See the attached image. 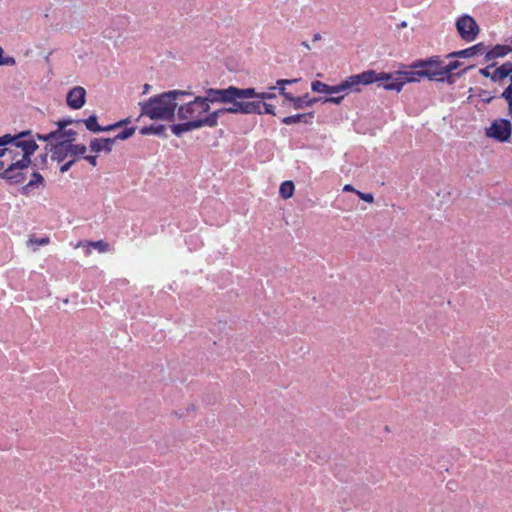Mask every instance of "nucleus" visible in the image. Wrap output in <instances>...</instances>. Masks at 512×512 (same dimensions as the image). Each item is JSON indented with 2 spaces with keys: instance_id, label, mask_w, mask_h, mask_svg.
<instances>
[{
  "instance_id": "obj_12",
  "label": "nucleus",
  "mask_w": 512,
  "mask_h": 512,
  "mask_svg": "<svg viewBox=\"0 0 512 512\" xmlns=\"http://www.w3.org/2000/svg\"><path fill=\"white\" fill-rule=\"evenodd\" d=\"M227 113L233 114L232 110H230V106L222 107L214 111H209L206 113V116L203 118V120H200V123L202 127H216L218 125V119Z\"/></svg>"
},
{
  "instance_id": "obj_56",
  "label": "nucleus",
  "mask_w": 512,
  "mask_h": 512,
  "mask_svg": "<svg viewBox=\"0 0 512 512\" xmlns=\"http://www.w3.org/2000/svg\"><path fill=\"white\" fill-rule=\"evenodd\" d=\"M2 166H3V163H2V162H0V169L2 168Z\"/></svg>"
},
{
  "instance_id": "obj_18",
  "label": "nucleus",
  "mask_w": 512,
  "mask_h": 512,
  "mask_svg": "<svg viewBox=\"0 0 512 512\" xmlns=\"http://www.w3.org/2000/svg\"><path fill=\"white\" fill-rule=\"evenodd\" d=\"M510 52H512V47L507 45H496L494 48L486 52L485 60L490 61L499 57H504Z\"/></svg>"
},
{
  "instance_id": "obj_54",
  "label": "nucleus",
  "mask_w": 512,
  "mask_h": 512,
  "mask_svg": "<svg viewBox=\"0 0 512 512\" xmlns=\"http://www.w3.org/2000/svg\"><path fill=\"white\" fill-rule=\"evenodd\" d=\"M508 63V70H509V78L512 76V62H507Z\"/></svg>"
},
{
  "instance_id": "obj_22",
  "label": "nucleus",
  "mask_w": 512,
  "mask_h": 512,
  "mask_svg": "<svg viewBox=\"0 0 512 512\" xmlns=\"http://www.w3.org/2000/svg\"><path fill=\"white\" fill-rule=\"evenodd\" d=\"M97 116L95 114L89 116L87 119L80 120L82 123L85 124L87 130L98 133L102 132V126H100L97 122Z\"/></svg>"
},
{
  "instance_id": "obj_25",
  "label": "nucleus",
  "mask_w": 512,
  "mask_h": 512,
  "mask_svg": "<svg viewBox=\"0 0 512 512\" xmlns=\"http://www.w3.org/2000/svg\"><path fill=\"white\" fill-rule=\"evenodd\" d=\"M166 130V126L165 125H151V126H145V127H142L140 129V133L142 135H150V134H155V135H164V132Z\"/></svg>"
},
{
  "instance_id": "obj_42",
  "label": "nucleus",
  "mask_w": 512,
  "mask_h": 512,
  "mask_svg": "<svg viewBox=\"0 0 512 512\" xmlns=\"http://www.w3.org/2000/svg\"><path fill=\"white\" fill-rule=\"evenodd\" d=\"M298 81L299 79H280L276 82V85L285 87V85L296 83Z\"/></svg>"
},
{
  "instance_id": "obj_53",
  "label": "nucleus",
  "mask_w": 512,
  "mask_h": 512,
  "mask_svg": "<svg viewBox=\"0 0 512 512\" xmlns=\"http://www.w3.org/2000/svg\"><path fill=\"white\" fill-rule=\"evenodd\" d=\"M151 86L149 84H145L143 86V94H146L150 90Z\"/></svg>"
},
{
  "instance_id": "obj_55",
  "label": "nucleus",
  "mask_w": 512,
  "mask_h": 512,
  "mask_svg": "<svg viewBox=\"0 0 512 512\" xmlns=\"http://www.w3.org/2000/svg\"><path fill=\"white\" fill-rule=\"evenodd\" d=\"M399 27H401V28L407 27V22L406 21L401 22Z\"/></svg>"
},
{
  "instance_id": "obj_16",
  "label": "nucleus",
  "mask_w": 512,
  "mask_h": 512,
  "mask_svg": "<svg viewBox=\"0 0 512 512\" xmlns=\"http://www.w3.org/2000/svg\"><path fill=\"white\" fill-rule=\"evenodd\" d=\"M185 121L186 122H184V123L174 124L171 126V130L176 136H181L185 132L202 128L200 120H198V121L185 120Z\"/></svg>"
},
{
  "instance_id": "obj_3",
  "label": "nucleus",
  "mask_w": 512,
  "mask_h": 512,
  "mask_svg": "<svg viewBox=\"0 0 512 512\" xmlns=\"http://www.w3.org/2000/svg\"><path fill=\"white\" fill-rule=\"evenodd\" d=\"M219 104L217 88H208L205 95L194 96L193 99L181 98L177 115L180 120L198 121L203 120L211 110V105Z\"/></svg>"
},
{
  "instance_id": "obj_31",
  "label": "nucleus",
  "mask_w": 512,
  "mask_h": 512,
  "mask_svg": "<svg viewBox=\"0 0 512 512\" xmlns=\"http://www.w3.org/2000/svg\"><path fill=\"white\" fill-rule=\"evenodd\" d=\"M43 182H44L43 176L40 173H38V172H34L32 174L31 180L28 182L26 187H33V186H36L38 184H43Z\"/></svg>"
},
{
  "instance_id": "obj_20",
  "label": "nucleus",
  "mask_w": 512,
  "mask_h": 512,
  "mask_svg": "<svg viewBox=\"0 0 512 512\" xmlns=\"http://www.w3.org/2000/svg\"><path fill=\"white\" fill-rule=\"evenodd\" d=\"M279 93L282 95L287 101L291 102L293 108L296 110L303 109V100L302 98H295L291 93L287 92L285 87L278 86Z\"/></svg>"
},
{
  "instance_id": "obj_37",
  "label": "nucleus",
  "mask_w": 512,
  "mask_h": 512,
  "mask_svg": "<svg viewBox=\"0 0 512 512\" xmlns=\"http://www.w3.org/2000/svg\"><path fill=\"white\" fill-rule=\"evenodd\" d=\"M2 65H15V59L13 57H3V49L0 47V66Z\"/></svg>"
},
{
  "instance_id": "obj_6",
  "label": "nucleus",
  "mask_w": 512,
  "mask_h": 512,
  "mask_svg": "<svg viewBox=\"0 0 512 512\" xmlns=\"http://www.w3.org/2000/svg\"><path fill=\"white\" fill-rule=\"evenodd\" d=\"M376 83L385 90L400 92L406 83L415 82V78L411 75L410 70L396 71L394 73L377 72Z\"/></svg>"
},
{
  "instance_id": "obj_34",
  "label": "nucleus",
  "mask_w": 512,
  "mask_h": 512,
  "mask_svg": "<svg viewBox=\"0 0 512 512\" xmlns=\"http://www.w3.org/2000/svg\"><path fill=\"white\" fill-rule=\"evenodd\" d=\"M258 101L260 102V105H261L262 114L267 113V114H271V115H276L275 106L268 104L266 102H262L261 100H258Z\"/></svg>"
},
{
  "instance_id": "obj_4",
  "label": "nucleus",
  "mask_w": 512,
  "mask_h": 512,
  "mask_svg": "<svg viewBox=\"0 0 512 512\" xmlns=\"http://www.w3.org/2000/svg\"><path fill=\"white\" fill-rule=\"evenodd\" d=\"M9 145L21 148L22 156L19 160L10 164L0 176L3 179L13 181L14 183H21L25 178L22 170L31 165L32 161L30 157L38 149V144L34 139L17 138V141H13Z\"/></svg>"
},
{
  "instance_id": "obj_19",
  "label": "nucleus",
  "mask_w": 512,
  "mask_h": 512,
  "mask_svg": "<svg viewBox=\"0 0 512 512\" xmlns=\"http://www.w3.org/2000/svg\"><path fill=\"white\" fill-rule=\"evenodd\" d=\"M311 89L317 93L337 94L336 85L330 86L318 80L312 82Z\"/></svg>"
},
{
  "instance_id": "obj_1",
  "label": "nucleus",
  "mask_w": 512,
  "mask_h": 512,
  "mask_svg": "<svg viewBox=\"0 0 512 512\" xmlns=\"http://www.w3.org/2000/svg\"><path fill=\"white\" fill-rule=\"evenodd\" d=\"M190 90H170L140 102L141 116H148L152 120L172 121L175 111L178 110L181 98H191Z\"/></svg>"
},
{
  "instance_id": "obj_27",
  "label": "nucleus",
  "mask_w": 512,
  "mask_h": 512,
  "mask_svg": "<svg viewBox=\"0 0 512 512\" xmlns=\"http://www.w3.org/2000/svg\"><path fill=\"white\" fill-rule=\"evenodd\" d=\"M135 131H136L135 127L126 128L122 132L117 134L115 137L111 138V140H114V143L117 140H126V139L130 138L131 136H133Z\"/></svg>"
},
{
  "instance_id": "obj_14",
  "label": "nucleus",
  "mask_w": 512,
  "mask_h": 512,
  "mask_svg": "<svg viewBox=\"0 0 512 512\" xmlns=\"http://www.w3.org/2000/svg\"><path fill=\"white\" fill-rule=\"evenodd\" d=\"M114 140L111 138H94L90 141V150L95 153L106 152L110 153L113 149Z\"/></svg>"
},
{
  "instance_id": "obj_23",
  "label": "nucleus",
  "mask_w": 512,
  "mask_h": 512,
  "mask_svg": "<svg viewBox=\"0 0 512 512\" xmlns=\"http://www.w3.org/2000/svg\"><path fill=\"white\" fill-rule=\"evenodd\" d=\"M295 190L294 183L292 181H284L279 188V193L282 198L289 199L293 196Z\"/></svg>"
},
{
  "instance_id": "obj_38",
  "label": "nucleus",
  "mask_w": 512,
  "mask_h": 512,
  "mask_svg": "<svg viewBox=\"0 0 512 512\" xmlns=\"http://www.w3.org/2000/svg\"><path fill=\"white\" fill-rule=\"evenodd\" d=\"M462 63L460 61H452L448 65L444 66V74H448L456 69H458Z\"/></svg>"
},
{
  "instance_id": "obj_28",
  "label": "nucleus",
  "mask_w": 512,
  "mask_h": 512,
  "mask_svg": "<svg viewBox=\"0 0 512 512\" xmlns=\"http://www.w3.org/2000/svg\"><path fill=\"white\" fill-rule=\"evenodd\" d=\"M49 242H50V239L48 237H43V238L37 239L34 236H31L27 240V246H45V245H48Z\"/></svg>"
},
{
  "instance_id": "obj_50",
  "label": "nucleus",
  "mask_w": 512,
  "mask_h": 512,
  "mask_svg": "<svg viewBox=\"0 0 512 512\" xmlns=\"http://www.w3.org/2000/svg\"><path fill=\"white\" fill-rule=\"evenodd\" d=\"M128 123H130V118H126L124 120H121V121L117 122L116 124H119V127H121V126L126 125Z\"/></svg>"
},
{
  "instance_id": "obj_9",
  "label": "nucleus",
  "mask_w": 512,
  "mask_h": 512,
  "mask_svg": "<svg viewBox=\"0 0 512 512\" xmlns=\"http://www.w3.org/2000/svg\"><path fill=\"white\" fill-rule=\"evenodd\" d=\"M456 29L460 37L466 42H472L480 33L477 22L470 15H462L456 21Z\"/></svg>"
},
{
  "instance_id": "obj_5",
  "label": "nucleus",
  "mask_w": 512,
  "mask_h": 512,
  "mask_svg": "<svg viewBox=\"0 0 512 512\" xmlns=\"http://www.w3.org/2000/svg\"><path fill=\"white\" fill-rule=\"evenodd\" d=\"M443 61L440 56H432L426 60H418L411 65V75L415 82H419L422 77H427L431 81H441L445 79Z\"/></svg>"
},
{
  "instance_id": "obj_48",
  "label": "nucleus",
  "mask_w": 512,
  "mask_h": 512,
  "mask_svg": "<svg viewBox=\"0 0 512 512\" xmlns=\"http://www.w3.org/2000/svg\"><path fill=\"white\" fill-rule=\"evenodd\" d=\"M117 128H119V124H116V123L105 126V127L102 126V132L113 131Z\"/></svg>"
},
{
  "instance_id": "obj_57",
  "label": "nucleus",
  "mask_w": 512,
  "mask_h": 512,
  "mask_svg": "<svg viewBox=\"0 0 512 512\" xmlns=\"http://www.w3.org/2000/svg\"><path fill=\"white\" fill-rule=\"evenodd\" d=\"M0 157H2V153L0 152Z\"/></svg>"
},
{
  "instance_id": "obj_47",
  "label": "nucleus",
  "mask_w": 512,
  "mask_h": 512,
  "mask_svg": "<svg viewBox=\"0 0 512 512\" xmlns=\"http://www.w3.org/2000/svg\"><path fill=\"white\" fill-rule=\"evenodd\" d=\"M3 148H8V147H7V146H4ZM9 148H12V152H8L9 154H11V155H12V159H13V160H15V161H16V160H18V159H17V157H18V156H19V154H20V153H19V151H18V149H19V148H16V147H14V146H12V145H10V147H9Z\"/></svg>"
},
{
  "instance_id": "obj_52",
  "label": "nucleus",
  "mask_w": 512,
  "mask_h": 512,
  "mask_svg": "<svg viewBox=\"0 0 512 512\" xmlns=\"http://www.w3.org/2000/svg\"><path fill=\"white\" fill-rule=\"evenodd\" d=\"M301 46H303L304 48H306L307 50H310L311 47L309 45V43L307 41H302L301 42Z\"/></svg>"
},
{
  "instance_id": "obj_30",
  "label": "nucleus",
  "mask_w": 512,
  "mask_h": 512,
  "mask_svg": "<svg viewBox=\"0 0 512 512\" xmlns=\"http://www.w3.org/2000/svg\"><path fill=\"white\" fill-rule=\"evenodd\" d=\"M73 123H81L80 120H73L71 118L61 119L58 120L55 124L57 128H59V132L63 130V128H67L69 125H72Z\"/></svg>"
},
{
  "instance_id": "obj_2",
  "label": "nucleus",
  "mask_w": 512,
  "mask_h": 512,
  "mask_svg": "<svg viewBox=\"0 0 512 512\" xmlns=\"http://www.w3.org/2000/svg\"><path fill=\"white\" fill-rule=\"evenodd\" d=\"M219 104H229L233 114H262L261 105L256 101L254 88L229 86L217 89Z\"/></svg>"
},
{
  "instance_id": "obj_44",
  "label": "nucleus",
  "mask_w": 512,
  "mask_h": 512,
  "mask_svg": "<svg viewBox=\"0 0 512 512\" xmlns=\"http://www.w3.org/2000/svg\"><path fill=\"white\" fill-rule=\"evenodd\" d=\"M494 65H495V64H492V65H490V66H487V67H485V68L480 69V70H479V73H480L482 76H484V77H486V78H490V79H491L492 73H490V68H491V67H493Z\"/></svg>"
},
{
  "instance_id": "obj_10",
  "label": "nucleus",
  "mask_w": 512,
  "mask_h": 512,
  "mask_svg": "<svg viewBox=\"0 0 512 512\" xmlns=\"http://www.w3.org/2000/svg\"><path fill=\"white\" fill-rule=\"evenodd\" d=\"M486 135L499 142H505L511 135V123L506 119H497L486 129Z\"/></svg>"
},
{
  "instance_id": "obj_29",
  "label": "nucleus",
  "mask_w": 512,
  "mask_h": 512,
  "mask_svg": "<svg viewBox=\"0 0 512 512\" xmlns=\"http://www.w3.org/2000/svg\"><path fill=\"white\" fill-rule=\"evenodd\" d=\"M57 135H58V133H55V130H54V131H51L48 134H39V133H37L35 136H36V138L38 140H42V141H45V142H49V144H53L52 141H54L56 143Z\"/></svg>"
},
{
  "instance_id": "obj_32",
  "label": "nucleus",
  "mask_w": 512,
  "mask_h": 512,
  "mask_svg": "<svg viewBox=\"0 0 512 512\" xmlns=\"http://www.w3.org/2000/svg\"><path fill=\"white\" fill-rule=\"evenodd\" d=\"M88 245L94 247L95 249L99 250L100 252H106V251H108V248H109L108 243L103 240H98L95 242H88Z\"/></svg>"
},
{
  "instance_id": "obj_7",
  "label": "nucleus",
  "mask_w": 512,
  "mask_h": 512,
  "mask_svg": "<svg viewBox=\"0 0 512 512\" xmlns=\"http://www.w3.org/2000/svg\"><path fill=\"white\" fill-rule=\"evenodd\" d=\"M49 152L51 153V159L60 163L69 156L75 160L77 157L83 156L87 152V147L84 144H73L69 140L60 141L50 144Z\"/></svg>"
},
{
  "instance_id": "obj_41",
  "label": "nucleus",
  "mask_w": 512,
  "mask_h": 512,
  "mask_svg": "<svg viewBox=\"0 0 512 512\" xmlns=\"http://www.w3.org/2000/svg\"><path fill=\"white\" fill-rule=\"evenodd\" d=\"M49 148H50V144H47L45 146L46 152L41 154V155H39V159H40V162H41L40 168H44L46 166V164H47Z\"/></svg>"
},
{
  "instance_id": "obj_24",
  "label": "nucleus",
  "mask_w": 512,
  "mask_h": 512,
  "mask_svg": "<svg viewBox=\"0 0 512 512\" xmlns=\"http://www.w3.org/2000/svg\"><path fill=\"white\" fill-rule=\"evenodd\" d=\"M506 77H509V70H508V63H503L500 67H498L491 76V80L493 82H497L499 80H502Z\"/></svg>"
},
{
  "instance_id": "obj_43",
  "label": "nucleus",
  "mask_w": 512,
  "mask_h": 512,
  "mask_svg": "<svg viewBox=\"0 0 512 512\" xmlns=\"http://www.w3.org/2000/svg\"><path fill=\"white\" fill-rule=\"evenodd\" d=\"M75 162H76L75 159H71L70 161L66 162L65 164H63L60 167V172L61 173H66L74 165Z\"/></svg>"
},
{
  "instance_id": "obj_35",
  "label": "nucleus",
  "mask_w": 512,
  "mask_h": 512,
  "mask_svg": "<svg viewBox=\"0 0 512 512\" xmlns=\"http://www.w3.org/2000/svg\"><path fill=\"white\" fill-rule=\"evenodd\" d=\"M275 97L276 95L274 93L257 91L255 96L256 100H261L262 102H264L265 100L274 99Z\"/></svg>"
},
{
  "instance_id": "obj_13",
  "label": "nucleus",
  "mask_w": 512,
  "mask_h": 512,
  "mask_svg": "<svg viewBox=\"0 0 512 512\" xmlns=\"http://www.w3.org/2000/svg\"><path fill=\"white\" fill-rule=\"evenodd\" d=\"M485 52V45L483 43H478L472 47L454 51L449 53L446 58H469L475 55L483 54Z\"/></svg>"
},
{
  "instance_id": "obj_33",
  "label": "nucleus",
  "mask_w": 512,
  "mask_h": 512,
  "mask_svg": "<svg viewBox=\"0 0 512 512\" xmlns=\"http://www.w3.org/2000/svg\"><path fill=\"white\" fill-rule=\"evenodd\" d=\"M297 98H302V100H303V108L311 107L313 104H315L316 102L321 100V98L309 99V94L308 93H306L303 96H298Z\"/></svg>"
},
{
  "instance_id": "obj_36",
  "label": "nucleus",
  "mask_w": 512,
  "mask_h": 512,
  "mask_svg": "<svg viewBox=\"0 0 512 512\" xmlns=\"http://www.w3.org/2000/svg\"><path fill=\"white\" fill-rule=\"evenodd\" d=\"M473 67H474V66H469V67L465 68L464 70H462L461 72H458V73H456V74H452V73L450 72V73H448V74H446V75H445V79H444V81H447L449 84H452V83H453V81H454V79H453V78H454L455 76L460 77V76H462L464 73H466V71H467L468 69H471V68H473Z\"/></svg>"
},
{
  "instance_id": "obj_17",
  "label": "nucleus",
  "mask_w": 512,
  "mask_h": 512,
  "mask_svg": "<svg viewBox=\"0 0 512 512\" xmlns=\"http://www.w3.org/2000/svg\"><path fill=\"white\" fill-rule=\"evenodd\" d=\"M314 118V113H303V114H296L292 116H286L282 119V123L286 125H292L299 122H303L305 124H310L312 122V119Z\"/></svg>"
},
{
  "instance_id": "obj_15",
  "label": "nucleus",
  "mask_w": 512,
  "mask_h": 512,
  "mask_svg": "<svg viewBox=\"0 0 512 512\" xmlns=\"http://www.w3.org/2000/svg\"><path fill=\"white\" fill-rule=\"evenodd\" d=\"M32 132L30 130L22 131L16 135L5 134L0 137V147L8 146L13 141H17V138H26L31 136ZM0 152L2 153V157L6 155V152H12V148H0Z\"/></svg>"
},
{
  "instance_id": "obj_39",
  "label": "nucleus",
  "mask_w": 512,
  "mask_h": 512,
  "mask_svg": "<svg viewBox=\"0 0 512 512\" xmlns=\"http://www.w3.org/2000/svg\"><path fill=\"white\" fill-rule=\"evenodd\" d=\"M344 99V95L342 96H337V97H326V98H321L320 101H322L323 103H333V104H336V105H339L341 104V102L343 101Z\"/></svg>"
},
{
  "instance_id": "obj_49",
  "label": "nucleus",
  "mask_w": 512,
  "mask_h": 512,
  "mask_svg": "<svg viewBox=\"0 0 512 512\" xmlns=\"http://www.w3.org/2000/svg\"><path fill=\"white\" fill-rule=\"evenodd\" d=\"M343 191H344V192H354V193H356V191H357V190H356L352 185H350V184H346V185L343 187Z\"/></svg>"
},
{
  "instance_id": "obj_51",
  "label": "nucleus",
  "mask_w": 512,
  "mask_h": 512,
  "mask_svg": "<svg viewBox=\"0 0 512 512\" xmlns=\"http://www.w3.org/2000/svg\"><path fill=\"white\" fill-rule=\"evenodd\" d=\"M321 40V34L320 33H316L314 34L313 36V42H316V41H319Z\"/></svg>"
},
{
  "instance_id": "obj_40",
  "label": "nucleus",
  "mask_w": 512,
  "mask_h": 512,
  "mask_svg": "<svg viewBox=\"0 0 512 512\" xmlns=\"http://www.w3.org/2000/svg\"><path fill=\"white\" fill-rule=\"evenodd\" d=\"M356 194L358 195V197L368 203H373L374 202V196L373 194L371 193H363V192H360V191H356Z\"/></svg>"
},
{
  "instance_id": "obj_21",
  "label": "nucleus",
  "mask_w": 512,
  "mask_h": 512,
  "mask_svg": "<svg viewBox=\"0 0 512 512\" xmlns=\"http://www.w3.org/2000/svg\"><path fill=\"white\" fill-rule=\"evenodd\" d=\"M55 133H58L57 135V138H56V143L60 142V141H70L71 143H73V141L75 140V137L77 135V132L73 129H67V128H63L62 131L59 132V128H57L55 130Z\"/></svg>"
},
{
  "instance_id": "obj_8",
  "label": "nucleus",
  "mask_w": 512,
  "mask_h": 512,
  "mask_svg": "<svg viewBox=\"0 0 512 512\" xmlns=\"http://www.w3.org/2000/svg\"><path fill=\"white\" fill-rule=\"evenodd\" d=\"M377 76L375 70H367L360 74L349 76L346 80L336 85L337 93L360 92L361 85H370L377 82V79H379Z\"/></svg>"
},
{
  "instance_id": "obj_46",
  "label": "nucleus",
  "mask_w": 512,
  "mask_h": 512,
  "mask_svg": "<svg viewBox=\"0 0 512 512\" xmlns=\"http://www.w3.org/2000/svg\"><path fill=\"white\" fill-rule=\"evenodd\" d=\"M83 158L88 161L92 166H96L97 165V156H92V155H83Z\"/></svg>"
},
{
  "instance_id": "obj_26",
  "label": "nucleus",
  "mask_w": 512,
  "mask_h": 512,
  "mask_svg": "<svg viewBox=\"0 0 512 512\" xmlns=\"http://www.w3.org/2000/svg\"><path fill=\"white\" fill-rule=\"evenodd\" d=\"M501 97L508 104V114L512 116V76L510 77V85L502 92Z\"/></svg>"
},
{
  "instance_id": "obj_45",
  "label": "nucleus",
  "mask_w": 512,
  "mask_h": 512,
  "mask_svg": "<svg viewBox=\"0 0 512 512\" xmlns=\"http://www.w3.org/2000/svg\"><path fill=\"white\" fill-rule=\"evenodd\" d=\"M481 97H482L483 102H485V103H490L494 98L493 96L490 95V93L488 91H485V90H483L481 92Z\"/></svg>"
},
{
  "instance_id": "obj_11",
  "label": "nucleus",
  "mask_w": 512,
  "mask_h": 512,
  "mask_svg": "<svg viewBox=\"0 0 512 512\" xmlns=\"http://www.w3.org/2000/svg\"><path fill=\"white\" fill-rule=\"evenodd\" d=\"M85 97L86 90L81 86H76L67 93V105L72 109H80L85 104Z\"/></svg>"
}]
</instances>
